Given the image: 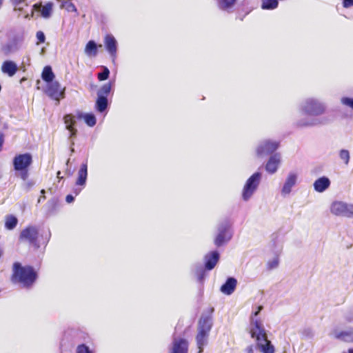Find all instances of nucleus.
<instances>
[{
    "mask_svg": "<svg viewBox=\"0 0 353 353\" xmlns=\"http://www.w3.org/2000/svg\"><path fill=\"white\" fill-rule=\"evenodd\" d=\"M299 108L307 117L298 119L296 122L298 127L310 128L325 123L323 119L315 118L325 112L326 105L323 102L315 98H307L301 102Z\"/></svg>",
    "mask_w": 353,
    "mask_h": 353,
    "instance_id": "1",
    "label": "nucleus"
},
{
    "mask_svg": "<svg viewBox=\"0 0 353 353\" xmlns=\"http://www.w3.org/2000/svg\"><path fill=\"white\" fill-rule=\"evenodd\" d=\"M250 333L252 338L255 339L257 347L263 353H274V347L268 340L267 334L263 324L259 319L250 317Z\"/></svg>",
    "mask_w": 353,
    "mask_h": 353,
    "instance_id": "2",
    "label": "nucleus"
},
{
    "mask_svg": "<svg viewBox=\"0 0 353 353\" xmlns=\"http://www.w3.org/2000/svg\"><path fill=\"white\" fill-rule=\"evenodd\" d=\"M37 279V274L30 266L22 267L19 263L13 265V281L21 283L24 287L31 285Z\"/></svg>",
    "mask_w": 353,
    "mask_h": 353,
    "instance_id": "3",
    "label": "nucleus"
},
{
    "mask_svg": "<svg viewBox=\"0 0 353 353\" xmlns=\"http://www.w3.org/2000/svg\"><path fill=\"white\" fill-rule=\"evenodd\" d=\"M212 325V318L210 316H202L199 322L198 334L196 337V345L199 349V353H201L203 347L208 343L209 332Z\"/></svg>",
    "mask_w": 353,
    "mask_h": 353,
    "instance_id": "4",
    "label": "nucleus"
},
{
    "mask_svg": "<svg viewBox=\"0 0 353 353\" xmlns=\"http://www.w3.org/2000/svg\"><path fill=\"white\" fill-rule=\"evenodd\" d=\"M261 179V174L258 172L248 179L242 190V198L244 201H247L252 197L257 190Z\"/></svg>",
    "mask_w": 353,
    "mask_h": 353,
    "instance_id": "5",
    "label": "nucleus"
},
{
    "mask_svg": "<svg viewBox=\"0 0 353 353\" xmlns=\"http://www.w3.org/2000/svg\"><path fill=\"white\" fill-rule=\"evenodd\" d=\"M230 228V224L228 221H225L220 223L218 228L219 233L214 240V243L216 246H221L232 238V233Z\"/></svg>",
    "mask_w": 353,
    "mask_h": 353,
    "instance_id": "6",
    "label": "nucleus"
},
{
    "mask_svg": "<svg viewBox=\"0 0 353 353\" xmlns=\"http://www.w3.org/2000/svg\"><path fill=\"white\" fill-rule=\"evenodd\" d=\"M279 148V142L271 140H264L259 143L256 149L258 157H264L273 153Z\"/></svg>",
    "mask_w": 353,
    "mask_h": 353,
    "instance_id": "7",
    "label": "nucleus"
},
{
    "mask_svg": "<svg viewBox=\"0 0 353 353\" xmlns=\"http://www.w3.org/2000/svg\"><path fill=\"white\" fill-rule=\"evenodd\" d=\"M32 163V155L29 153L16 155L13 159V166L16 171L28 170Z\"/></svg>",
    "mask_w": 353,
    "mask_h": 353,
    "instance_id": "8",
    "label": "nucleus"
},
{
    "mask_svg": "<svg viewBox=\"0 0 353 353\" xmlns=\"http://www.w3.org/2000/svg\"><path fill=\"white\" fill-rule=\"evenodd\" d=\"M46 94L52 99L59 103L60 99L64 97V89H61V85L57 81H52L48 83Z\"/></svg>",
    "mask_w": 353,
    "mask_h": 353,
    "instance_id": "9",
    "label": "nucleus"
},
{
    "mask_svg": "<svg viewBox=\"0 0 353 353\" xmlns=\"http://www.w3.org/2000/svg\"><path fill=\"white\" fill-rule=\"evenodd\" d=\"M298 174L296 173L290 172L288 174L281 190L282 196L285 197L291 193L292 188L296 184Z\"/></svg>",
    "mask_w": 353,
    "mask_h": 353,
    "instance_id": "10",
    "label": "nucleus"
},
{
    "mask_svg": "<svg viewBox=\"0 0 353 353\" xmlns=\"http://www.w3.org/2000/svg\"><path fill=\"white\" fill-rule=\"evenodd\" d=\"M350 203L343 201H334L331 204L330 212L332 214L338 216L347 218Z\"/></svg>",
    "mask_w": 353,
    "mask_h": 353,
    "instance_id": "11",
    "label": "nucleus"
},
{
    "mask_svg": "<svg viewBox=\"0 0 353 353\" xmlns=\"http://www.w3.org/2000/svg\"><path fill=\"white\" fill-rule=\"evenodd\" d=\"M37 228L34 226H28L21 231L19 239L29 243H34L37 239Z\"/></svg>",
    "mask_w": 353,
    "mask_h": 353,
    "instance_id": "12",
    "label": "nucleus"
},
{
    "mask_svg": "<svg viewBox=\"0 0 353 353\" xmlns=\"http://www.w3.org/2000/svg\"><path fill=\"white\" fill-rule=\"evenodd\" d=\"M104 44L107 51L108 52V53L112 58V60L114 61L117 57V40L112 34H107L104 38Z\"/></svg>",
    "mask_w": 353,
    "mask_h": 353,
    "instance_id": "13",
    "label": "nucleus"
},
{
    "mask_svg": "<svg viewBox=\"0 0 353 353\" xmlns=\"http://www.w3.org/2000/svg\"><path fill=\"white\" fill-rule=\"evenodd\" d=\"M281 161V155L276 153L272 155L265 165V170L271 174H274L280 166Z\"/></svg>",
    "mask_w": 353,
    "mask_h": 353,
    "instance_id": "14",
    "label": "nucleus"
},
{
    "mask_svg": "<svg viewBox=\"0 0 353 353\" xmlns=\"http://www.w3.org/2000/svg\"><path fill=\"white\" fill-rule=\"evenodd\" d=\"M188 346V341L185 339H174L170 353H187Z\"/></svg>",
    "mask_w": 353,
    "mask_h": 353,
    "instance_id": "15",
    "label": "nucleus"
},
{
    "mask_svg": "<svg viewBox=\"0 0 353 353\" xmlns=\"http://www.w3.org/2000/svg\"><path fill=\"white\" fill-rule=\"evenodd\" d=\"M331 335L334 338L340 339L345 342H353V330L340 331L338 330H334L332 332Z\"/></svg>",
    "mask_w": 353,
    "mask_h": 353,
    "instance_id": "16",
    "label": "nucleus"
},
{
    "mask_svg": "<svg viewBox=\"0 0 353 353\" xmlns=\"http://www.w3.org/2000/svg\"><path fill=\"white\" fill-rule=\"evenodd\" d=\"M330 185V181L326 176H321L316 179L314 183V189L317 192H323L325 191Z\"/></svg>",
    "mask_w": 353,
    "mask_h": 353,
    "instance_id": "17",
    "label": "nucleus"
},
{
    "mask_svg": "<svg viewBox=\"0 0 353 353\" xmlns=\"http://www.w3.org/2000/svg\"><path fill=\"white\" fill-rule=\"evenodd\" d=\"M237 281L233 277H229L221 287V292L226 295L232 294L236 287Z\"/></svg>",
    "mask_w": 353,
    "mask_h": 353,
    "instance_id": "18",
    "label": "nucleus"
},
{
    "mask_svg": "<svg viewBox=\"0 0 353 353\" xmlns=\"http://www.w3.org/2000/svg\"><path fill=\"white\" fill-rule=\"evenodd\" d=\"M219 259V254L217 251H213L205 255V268L208 270H212Z\"/></svg>",
    "mask_w": 353,
    "mask_h": 353,
    "instance_id": "19",
    "label": "nucleus"
},
{
    "mask_svg": "<svg viewBox=\"0 0 353 353\" xmlns=\"http://www.w3.org/2000/svg\"><path fill=\"white\" fill-rule=\"evenodd\" d=\"M66 129L70 132V138L76 136L77 130L74 128L76 121L72 114H66L64 118Z\"/></svg>",
    "mask_w": 353,
    "mask_h": 353,
    "instance_id": "20",
    "label": "nucleus"
},
{
    "mask_svg": "<svg viewBox=\"0 0 353 353\" xmlns=\"http://www.w3.org/2000/svg\"><path fill=\"white\" fill-rule=\"evenodd\" d=\"M1 70L4 74L12 77L17 71V65L12 61H6L2 64Z\"/></svg>",
    "mask_w": 353,
    "mask_h": 353,
    "instance_id": "21",
    "label": "nucleus"
},
{
    "mask_svg": "<svg viewBox=\"0 0 353 353\" xmlns=\"http://www.w3.org/2000/svg\"><path fill=\"white\" fill-rule=\"evenodd\" d=\"M88 169L87 164L83 163L81 165L80 170L78 172V178L76 182L77 185H84L87 179Z\"/></svg>",
    "mask_w": 353,
    "mask_h": 353,
    "instance_id": "22",
    "label": "nucleus"
},
{
    "mask_svg": "<svg viewBox=\"0 0 353 353\" xmlns=\"http://www.w3.org/2000/svg\"><path fill=\"white\" fill-rule=\"evenodd\" d=\"M237 0H217V5L220 10L230 12L234 7Z\"/></svg>",
    "mask_w": 353,
    "mask_h": 353,
    "instance_id": "23",
    "label": "nucleus"
},
{
    "mask_svg": "<svg viewBox=\"0 0 353 353\" xmlns=\"http://www.w3.org/2000/svg\"><path fill=\"white\" fill-rule=\"evenodd\" d=\"M97 43L92 41H89L84 49L85 54L90 57H94L97 55L98 51H97Z\"/></svg>",
    "mask_w": 353,
    "mask_h": 353,
    "instance_id": "24",
    "label": "nucleus"
},
{
    "mask_svg": "<svg viewBox=\"0 0 353 353\" xmlns=\"http://www.w3.org/2000/svg\"><path fill=\"white\" fill-rule=\"evenodd\" d=\"M34 7L41 12V14L43 17L48 18L50 16L52 12V3H48L44 6H37V4H35Z\"/></svg>",
    "mask_w": 353,
    "mask_h": 353,
    "instance_id": "25",
    "label": "nucleus"
},
{
    "mask_svg": "<svg viewBox=\"0 0 353 353\" xmlns=\"http://www.w3.org/2000/svg\"><path fill=\"white\" fill-rule=\"evenodd\" d=\"M41 77L43 80L48 83L53 81L54 74L52 70V68L49 65L46 66L43 70Z\"/></svg>",
    "mask_w": 353,
    "mask_h": 353,
    "instance_id": "26",
    "label": "nucleus"
},
{
    "mask_svg": "<svg viewBox=\"0 0 353 353\" xmlns=\"http://www.w3.org/2000/svg\"><path fill=\"white\" fill-rule=\"evenodd\" d=\"M108 106V99L105 96L99 95L97 97V100L96 101V108L100 112H103Z\"/></svg>",
    "mask_w": 353,
    "mask_h": 353,
    "instance_id": "27",
    "label": "nucleus"
},
{
    "mask_svg": "<svg viewBox=\"0 0 353 353\" xmlns=\"http://www.w3.org/2000/svg\"><path fill=\"white\" fill-rule=\"evenodd\" d=\"M78 117L83 119L85 123L90 127H92L96 124V118L93 114H79Z\"/></svg>",
    "mask_w": 353,
    "mask_h": 353,
    "instance_id": "28",
    "label": "nucleus"
},
{
    "mask_svg": "<svg viewBox=\"0 0 353 353\" xmlns=\"http://www.w3.org/2000/svg\"><path fill=\"white\" fill-rule=\"evenodd\" d=\"M18 223L17 217L12 215L7 216L5 221V226L8 230L14 229Z\"/></svg>",
    "mask_w": 353,
    "mask_h": 353,
    "instance_id": "29",
    "label": "nucleus"
},
{
    "mask_svg": "<svg viewBox=\"0 0 353 353\" xmlns=\"http://www.w3.org/2000/svg\"><path fill=\"white\" fill-rule=\"evenodd\" d=\"M279 0H263L261 8L263 10H273L278 6Z\"/></svg>",
    "mask_w": 353,
    "mask_h": 353,
    "instance_id": "30",
    "label": "nucleus"
},
{
    "mask_svg": "<svg viewBox=\"0 0 353 353\" xmlns=\"http://www.w3.org/2000/svg\"><path fill=\"white\" fill-rule=\"evenodd\" d=\"M18 50L17 46L14 42H10L3 47V52L6 54H9Z\"/></svg>",
    "mask_w": 353,
    "mask_h": 353,
    "instance_id": "31",
    "label": "nucleus"
},
{
    "mask_svg": "<svg viewBox=\"0 0 353 353\" xmlns=\"http://www.w3.org/2000/svg\"><path fill=\"white\" fill-rule=\"evenodd\" d=\"M111 90V85L110 83L104 84L100 90L98 91L97 96H107Z\"/></svg>",
    "mask_w": 353,
    "mask_h": 353,
    "instance_id": "32",
    "label": "nucleus"
},
{
    "mask_svg": "<svg viewBox=\"0 0 353 353\" xmlns=\"http://www.w3.org/2000/svg\"><path fill=\"white\" fill-rule=\"evenodd\" d=\"M339 157L340 159L343 161L345 165L349 163L350 157L348 150L345 149L341 150L339 152Z\"/></svg>",
    "mask_w": 353,
    "mask_h": 353,
    "instance_id": "33",
    "label": "nucleus"
},
{
    "mask_svg": "<svg viewBox=\"0 0 353 353\" xmlns=\"http://www.w3.org/2000/svg\"><path fill=\"white\" fill-rule=\"evenodd\" d=\"M110 74V71L107 67H103V70L102 72L98 74V79L100 81L106 80Z\"/></svg>",
    "mask_w": 353,
    "mask_h": 353,
    "instance_id": "34",
    "label": "nucleus"
},
{
    "mask_svg": "<svg viewBox=\"0 0 353 353\" xmlns=\"http://www.w3.org/2000/svg\"><path fill=\"white\" fill-rule=\"evenodd\" d=\"M341 103L353 110V98L350 97H342L341 99Z\"/></svg>",
    "mask_w": 353,
    "mask_h": 353,
    "instance_id": "35",
    "label": "nucleus"
},
{
    "mask_svg": "<svg viewBox=\"0 0 353 353\" xmlns=\"http://www.w3.org/2000/svg\"><path fill=\"white\" fill-rule=\"evenodd\" d=\"M279 258L274 257L272 260L269 261L268 263V266L269 269H274L276 268L279 265Z\"/></svg>",
    "mask_w": 353,
    "mask_h": 353,
    "instance_id": "36",
    "label": "nucleus"
},
{
    "mask_svg": "<svg viewBox=\"0 0 353 353\" xmlns=\"http://www.w3.org/2000/svg\"><path fill=\"white\" fill-rule=\"evenodd\" d=\"M77 353H91L88 346L84 344L77 347Z\"/></svg>",
    "mask_w": 353,
    "mask_h": 353,
    "instance_id": "37",
    "label": "nucleus"
},
{
    "mask_svg": "<svg viewBox=\"0 0 353 353\" xmlns=\"http://www.w3.org/2000/svg\"><path fill=\"white\" fill-rule=\"evenodd\" d=\"M34 183L32 180H27L25 181L23 187L26 191H29L34 185Z\"/></svg>",
    "mask_w": 353,
    "mask_h": 353,
    "instance_id": "38",
    "label": "nucleus"
},
{
    "mask_svg": "<svg viewBox=\"0 0 353 353\" xmlns=\"http://www.w3.org/2000/svg\"><path fill=\"white\" fill-rule=\"evenodd\" d=\"M37 39H38V43H43L46 40V36L42 31H38L36 34Z\"/></svg>",
    "mask_w": 353,
    "mask_h": 353,
    "instance_id": "39",
    "label": "nucleus"
},
{
    "mask_svg": "<svg viewBox=\"0 0 353 353\" xmlns=\"http://www.w3.org/2000/svg\"><path fill=\"white\" fill-rule=\"evenodd\" d=\"M19 172H21V174H20L21 179L23 181H27L28 178V176H29L28 170H19Z\"/></svg>",
    "mask_w": 353,
    "mask_h": 353,
    "instance_id": "40",
    "label": "nucleus"
},
{
    "mask_svg": "<svg viewBox=\"0 0 353 353\" xmlns=\"http://www.w3.org/2000/svg\"><path fill=\"white\" fill-rule=\"evenodd\" d=\"M262 310H263V306H261V305L258 306L256 308V310L252 314L251 316H253L254 319H258L257 316L259 315V314L260 313V312Z\"/></svg>",
    "mask_w": 353,
    "mask_h": 353,
    "instance_id": "41",
    "label": "nucleus"
},
{
    "mask_svg": "<svg viewBox=\"0 0 353 353\" xmlns=\"http://www.w3.org/2000/svg\"><path fill=\"white\" fill-rule=\"evenodd\" d=\"M343 5L345 8H349L353 6V0H343Z\"/></svg>",
    "mask_w": 353,
    "mask_h": 353,
    "instance_id": "42",
    "label": "nucleus"
},
{
    "mask_svg": "<svg viewBox=\"0 0 353 353\" xmlns=\"http://www.w3.org/2000/svg\"><path fill=\"white\" fill-rule=\"evenodd\" d=\"M347 218H353V204L350 203Z\"/></svg>",
    "mask_w": 353,
    "mask_h": 353,
    "instance_id": "43",
    "label": "nucleus"
},
{
    "mask_svg": "<svg viewBox=\"0 0 353 353\" xmlns=\"http://www.w3.org/2000/svg\"><path fill=\"white\" fill-rule=\"evenodd\" d=\"M65 201L68 202V203H71L74 201V196L69 194L66 196L65 198Z\"/></svg>",
    "mask_w": 353,
    "mask_h": 353,
    "instance_id": "44",
    "label": "nucleus"
},
{
    "mask_svg": "<svg viewBox=\"0 0 353 353\" xmlns=\"http://www.w3.org/2000/svg\"><path fill=\"white\" fill-rule=\"evenodd\" d=\"M12 3L15 5V6H19L20 3L25 1V0H12Z\"/></svg>",
    "mask_w": 353,
    "mask_h": 353,
    "instance_id": "45",
    "label": "nucleus"
},
{
    "mask_svg": "<svg viewBox=\"0 0 353 353\" xmlns=\"http://www.w3.org/2000/svg\"><path fill=\"white\" fill-rule=\"evenodd\" d=\"M247 353H254L253 347L252 345L249 346L246 349Z\"/></svg>",
    "mask_w": 353,
    "mask_h": 353,
    "instance_id": "46",
    "label": "nucleus"
},
{
    "mask_svg": "<svg viewBox=\"0 0 353 353\" xmlns=\"http://www.w3.org/2000/svg\"><path fill=\"white\" fill-rule=\"evenodd\" d=\"M3 137L2 135L0 136V150H1L3 143Z\"/></svg>",
    "mask_w": 353,
    "mask_h": 353,
    "instance_id": "47",
    "label": "nucleus"
},
{
    "mask_svg": "<svg viewBox=\"0 0 353 353\" xmlns=\"http://www.w3.org/2000/svg\"><path fill=\"white\" fill-rule=\"evenodd\" d=\"M343 353H353V348H350L347 352H343Z\"/></svg>",
    "mask_w": 353,
    "mask_h": 353,
    "instance_id": "48",
    "label": "nucleus"
},
{
    "mask_svg": "<svg viewBox=\"0 0 353 353\" xmlns=\"http://www.w3.org/2000/svg\"><path fill=\"white\" fill-rule=\"evenodd\" d=\"M41 194H44V193H45V190H42L41 191Z\"/></svg>",
    "mask_w": 353,
    "mask_h": 353,
    "instance_id": "49",
    "label": "nucleus"
},
{
    "mask_svg": "<svg viewBox=\"0 0 353 353\" xmlns=\"http://www.w3.org/2000/svg\"><path fill=\"white\" fill-rule=\"evenodd\" d=\"M74 148H71V152H74Z\"/></svg>",
    "mask_w": 353,
    "mask_h": 353,
    "instance_id": "50",
    "label": "nucleus"
},
{
    "mask_svg": "<svg viewBox=\"0 0 353 353\" xmlns=\"http://www.w3.org/2000/svg\"><path fill=\"white\" fill-rule=\"evenodd\" d=\"M43 52H44V50H43V49H42V50H41V53H43Z\"/></svg>",
    "mask_w": 353,
    "mask_h": 353,
    "instance_id": "51",
    "label": "nucleus"
}]
</instances>
